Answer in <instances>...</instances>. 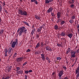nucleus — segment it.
Segmentation results:
<instances>
[{
	"mask_svg": "<svg viewBox=\"0 0 79 79\" xmlns=\"http://www.w3.org/2000/svg\"><path fill=\"white\" fill-rule=\"evenodd\" d=\"M15 42L16 44V45H18V40L17 39L16 40Z\"/></svg>",
	"mask_w": 79,
	"mask_h": 79,
	"instance_id": "a18cd8bd",
	"label": "nucleus"
},
{
	"mask_svg": "<svg viewBox=\"0 0 79 79\" xmlns=\"http://www.w3.org/2000/svg\"><path fill=\"white\" fill-rule=\"evenodd\" d=\"M75 0H69L68 1V3L69 4H71L70 5L71 8H73L74 7V5L73 4L74 3Z\"/></svg>",
	"mask_w": 79,
	"mask_h": 79,
	"instance_id": "7ed1b4c3",
	"label": "nucleus"
},
{
	"mask_svg": "<svg viewBox=\"0 0 79 79\" xmlns=\"http://www.w3.org/2000/svg\"><path fill=\"white\" fill-rule=\"evenodd\" d=\"M28 72L29 73H31V72H32V70H29Z\"/></svg>",
	"mask_w": 79,
	"mask_h": 79,
	"instance_id": "bf43d9fd",
	"label": "nucleus"
},
{
	"mask_svg": "<svg viewBox=\"0 0 79 79\" xmlns=\"http://www.w3.org/2000/svg\"><path fill=\"white\" fill-rule=\"evenodd\" d=\"M14 51V49L11 48H9V49L7 50L8 53L9 55L11 54V52H13Z\"/></svg>",
	"mask_w": 79,
	"mask_h": 79,
	"instance_id": "0eeeda50",
	"label": "nucleus"
},
{
	"mask_svg": "<svg viewBox=\"0 0 79 79\" xmlns=\"http://www.w3.org/2000/svg\"><path fill=\"white\" fill-rule=\"evenodd\" d=\"M77 53H79V49H78L77 50Z\"/></svg>",
	"mask_w": 79,
	"mask_h": 79,
	"instance_id": "5fc2aeb1",
	"label": "nucleus"
},
{
	"mask_svg": "<svg viewBox=\"0 0 79 79\" xmlns=\"http://www.w3.org/2000/svg\"><path fill=\"white\" fill-rule=\"evenodd\" d=\"M66 16H68V17H69V15L68 14H66Z\"/></svg>",
	"mask_w": 79,
	"mask_h": 79,
	"instance_id": "680f3d73",
	"label": "nucleus"
},
{
	"mask_svg": "<svg viewBox=\"0 0 79 79\" xmlns=\"http://www.w3.org/2000/svg\"><path fill=\"white\" fill-rule=\"evenodd\" d=\"M2 79H10V77H6L5 78L2 77Z\"/></svg>",
	"mask_w": 79,
	"mask_h": 79,
	"instance_id": "7c9ffc66",
	"label": "nucleus"
},
{
	"mask_svg": "<svg viewBox=\"0 0 79 79\" xmlns=\"http://www.w3.org/2000/svg\"><path fill=\"white\" fill-rule=\"evenodd\" d=\"M57 18H60L61 17V13L58 12L57 13Z\"/></svg>",
	"mask_w": 79,
	"mask_h": 79,
	"instance_id": "4468645a",
	"label": "nucleus"
},
{
	"mask_svg": "<svg viewBox=\"0 0 79 79\" xmlns=\"http://www.w3.org/2000/svg\"><path fill=\"white\" fill-rule=\"evenodd\" d=\"M19 60H20V61H22L23 60V57H19Z\"/></svg>",
	"mask_w": 79,
	"mask_h": 79,
	"instance_id": "09e8293b",
	"label": "nucleus"
},
{
	"mask_svg": "<svg viewBox=\"0 0 79 79\" xmlns=\"http://www.w3.org/2000/svg\"><path fill=\"white\" fill-rule=\"evenodd\" d=\"M71 51V48H69L67 49V51L66 52V54H68L69 52H70Z\"/></svg>",
	"mask_w": 79,
	"mask_h": 79,
	"instance_id": "412c9836",
	"label": "nucleus"
},
{
	"mask_svg": "<svg viewBox=\"0 0 79 79\" xmlns=\"http://www.w3.org/2000/svg\"><path fill=\"white\" fill-rule=\"evenodd\" d=\"M75 74L76 75V79H78L79 77V67L77 68V69L75 70Z\"/></svg>",
	"mask_w": 79,
	"mask_h": 79,
	"instance_id": "20e7f679",
	"label": "nucleus"
},
{
	"mask_svg": "<svg viewBox=\"0 0 79 79\" xmlns=\"http://www.w3.org/2000/svg\"><path fill=\"white\" fill-rule=\"evenodd\" d=\"M2 5L0 4V7H2Z\"/></svg>",
	"mask_w": 79,
	"mask_h": 79,
	"instance_id": "774afa93",
	"label": "nucleus"
},
{
	"mask_svg": "<svg viewBox=\"0 0 79 79\" xmlns=\"http://www.w3.org/2000/svg\"><path fill=\"white\" fill-rule=\"evenodd\" d=\"M12 69V67H11V66H10L9 68V69H8V72H10V71H11V69Z\"/></svg>",
	"mask_w": 79,
	"mask_h": 79,
	"instance_id": "473e14b6",
	"label": "nucleus"
},
{
	"mask_svg": "<svg viewBox=\"0 0 79 79\" xmlns=\"http://www.w3.org/2000/svg\"><path fill=\"white\" fill-rule=\"evenodd\" d=\"M5 5H6V4L5 3V1H4L2 3V6H5Z\"/></svg>",
	"mask_w": 79,
	"mask_h": 79,
	"instance_id": "a19ab883",
	"label": "nucleus"
},
{
	"mask_svg": "<svg viewBox=\"0 0 79 79\" xmlns=\"http://www.w3.org/2000/svg\"><path fill=\"white\" fill-rule=\"evenodd\" d=\"M57 46L58 47H63V46L62 45L59 44H57Z\"/></svg>",
	"mask_w": 79,
	"mask_h": 79,
	"instance_id": "f704fd0d",
	"label": "nucleus"
},
{
	"mask_svg": "<svg viewBox=\"0 0 79 79\" xmlns=\"http://www.w3.org/2000/svg\"><path fill=\"white\" fill-rule=\"evenodd\" d=\"M5 52V56H8V55H7V52H8V49L6 48H5L4 49Z\"/></svg>",
	"mask_w": 79,
	"mask_h": 79,
	"instance_id": "9d476101",
	"label": "nucleus"
},
{
	"mask_svg": "<svg viewBox=\"0 0 79 79\" xmlns=\"http://www.w3.org/2000/svg\"><path fill=\"white\" fill-rule=\"evenodd\" d=\"M17 73L18 74H21L23 73V71L20 70L18 72H17Z\"/></svg>",
	"mask_w": 79,
	"mask_h": 79,
	"instance_id": "f3484780",
	"label": "nucleus"
},
{
	"mask_svg": "<svg viewBox=\"0 0 79 79\" xmlns=\"http://www.w3.org/2000/svg\"><path fill=\"white\" fill-rule=\"evenodd\" d=\"M53 0H45V3H49L50 2H52Z\"/></svg>",
	"mask_w": 79,
	"mask_h": 79,
	"instance_id": "2eb2a0df",
	"label": "nucleus"
},
{
	"mask_svg": "<svg viewBox=\"0 0 79 79\" xmlns=\"http://www.w3.org/2000/svg\"><path fill=\"white\" fill-rule=\"evenodd\" d=\"M77 28L78 29H79V24L77 25Z\"/></svg>",
	"mask_w": 79,
	"mask_h": 79,
	"instance_id": "6e6d98bb",
	"label": "nucleus"
},
{
	"mask_svg": "<svg viewBox=\"0 0 79 79\" xmlns=\"http://www.w3.org/2000/svg\"><path fill=\"white\" fill-rule=\"evenodd\" d=\"M40 44L41 47H44V42H43V41L41 42Z\"/></svg>",
	"mask_w": 79,
	"mask_h": 79,
	"instance_id": "c756f323",
	"label": "nucleus"
},
{
	"mask_svg": "<svg viewBox=\"0 0 79 79\" xmlns=\"http://www.w3.org/2000/svg\"><path fill=\"white\" fill-rule=\"evenodd\" d=\"M25 74H28L29 73V71L28 70H26L25 71Z\"/></svg>",
	"mask_w": 79,
	"mask_h": 79,
	"instance_id": "79ce46f5",
	"label": "nucleus"
},
{
	"mask_svg": "<svg viewBox=\"0 0 79 79\" xmlns=\"http://www.w3.org/2000/svg\"><path fill=\"white\" fill-rule=\"evenodd\" d=\"M39 46H40V43H38L36 46L35 48H37L38 47H39Z\"/></svg>",
	"mask_w": 79,
	"mask_h": 79,
	"instance_id": "5701e85b",
	"label": "nucleus"
},
{
	"mask_svg": "<svg viewBox=\"0 0 79 79\" xmlns=\"http://www.w3.org/2000/svg\"><path fill=\"white\" fill-rule=\"evenodd\" d=\"M16 56H17V53L15 52L14 54V55L13 56V58H15V57H16Z\"/></svg>",
	"mask_w": 79,
	"mask_h": 79,
	"instance_id": "e433bc0d",
	"label": "nucleus"
},
{
	"mask_svg": "<svg viewBox=\"0 0 79 79\" xmlns=\"http://www.w3.org/2000/svg\"><path fill=\"white\" fill-rule=\"evenodd\" d=\"M63 69H64V70L65 71H66V69H67V68H66V67H65L64 66L63 67Z\"/></svg>",
	"mask_w": 79,
	"mask_h": 79,
	"instance_id": "4c0bfd02",
	"label": "nucleus"
},
{
	"mask_svg": "<svg viewBox=\"0 0 79 79\" xmlns=\"http://www.w3.org/2000/svg\"><path fill=\"white\" fill-rule=\"evenodd\" d=\"M4 12H5V13H8V11L6 10H5Z\"/></svg>",
	"mask_w": 79,
	"mask_h": 79,
	"instance_id": "13d9d810",
	"label": "nucleus"
},
{
	"mask_svg": "<svg viewBox=\"0 0 79 79\" xmlns=\"http://www.w3.org/2000/svg\"><path fill=\"white\" fill-rule=\"evenodd\" d=\"M65 35H66V33L64 32H62L60 34V35L62 37L64 36Z\"/></svg>",
	"mask_w": 79,
	"mask_h": 79,
	"instance_id": "6ab92c4d",
	"label": "nucleus"
},
{
	"mask_svg": "<svg viewBox=\"0 0 79 79\" xmlns=\"http://www.w3.org/2000/svg\"><path fill=\"white\" fill-rule=\"evenodd\" d=\"M64 79H69V77H68L66 76L64 78Z\"/></svg>",
	"mask_w": 79,
	"mask_h": 79,
	"instance_id": "603ef678",
	"label": "nucleus"
},
{
	"mask_svg": "<svg viewBox=\"0 0 79 79\" xmlns=\"http://www.w3.org/2000/svg\"><path fill=\"white\" fill-rule=\"evenodd\" d=\"M41 58L43 61H45V55L44 54H41Z\"/></svg>",
	"mask_w": 79,
	"mask_h": 79,
	"instance_id": "6e6552de",
	"label": "nucleus"
},
{
	"mask_svg": "<svg viewBox=\"0 0 79 79\" xmlns=\"http://www.w3.org/2000/svg\"><path fill=\"white\" fill-rule=\"evenodd\" d=\"M74 64H73L72 65V67H73V66H74Z\"/></svg>",
	"mask_w": 79,
	"mask_h": 79,
	"instance_id": "69168bd1",
	"label": "nucleus"
},
{
	"mask_svg": "<svg viewBox=\"0 0 79 79\" xmlns=\"http://www.w3.org/2000/svg\"><path fill=\"white\" fill-rule=\"evenodd\" d=\"M35 54H36V55H37V54H38V52H35Z\"/></svg>",
	"mask_w": 79,
	"mask_h": 79,
	"instance_id": "052dcab7",
	"label": "nucleus"
},
{
	"mask_svg": "<svg viewBox=\"0 0 79 79\" xmlns=\"http://www.w3.org/2000/svg\"><path fill=\"white\" fill-rule=\"evenodd\" d=\"M39 37H40V35L39 34H37L36 35V37L37 39H39Z\"/></svg>",
	"mask_w": 79,
	"mask_h": 79,
	"instance_id": "72a5a7b5",
	"label": "nucleus"
},
{
	"mask_svg": "<svg viewBox=\"0 0 79 79\" xmlns=\"http://www.w3.org/2000/svg\"><path fill=\"white\" fill-rule=\"evenodd\" d=\"M57 19H57V20L56 22L57 23H60V22L61 21V19H60V18Z\"/></svg>",
	"mask_w": 79,
	"mask_h": 79,
	"instance_id": "393cba45",
	"label": "nucleus"
},
{
	"mask_svg": "<svg viewBox=\"0 0 79 79\" xmlns=\"http://www.w3.org/2000/svg\"><path fill=\"white\" fill-rule=\"evenodd\" d=\"M35 29H33L32 30V31L31 32V35H33L34 34V32H35Z\"/></svg>",
	"mask_w": 79,
	"mask_h": 79,
	"instance_id": "b1692460",
	"label": "nucleus"
},
{
	"mask_svg": "<svg viewBox=\"0 0 79 79\" xmlns=\"http://www.w3.org/2000/svg\"><path fill=\"white\" fill-rule=\"evenodd\" d=\"M35 18L36 19H39V20H40V17L38 16L37 15H35Z\"/></svg>",
	"mask_w": 79,
	"mask_h": 79,
	"instance_id": "aec40b11",
	"label": "nucleus"
},
{
	"mask_svg": "<svg viewBox=\"0 0 79 79\" xmlns=\"http://www.w3.org/2000/svg\"><path fill=\"white\" fill-rule=\"evenodd\" d=\"M26 52L28 53V52H31V50L30 49H28L27 51H26Z\"/></svg>",
	"mask_w": 79,
	"mask_h": 79,
	"instance_id": "c03bdc74",
	"label": "nucleus"
},
{
	"mask_svg": "<svg viewBox=\"0 0 79 79\" xmlns=\"http://www.w3.org/2000/svg\"><path fill=\"white\" fill-rule=\"evenodd\" d=\"M23 23L25 24L27 26H29V24H28V23H27L26 22H23Z\"/></svg>",
	"mask_w": 79,
	"mask_h": 79,
	"instance_id": "2f4dec72",
	"label": "nucleus"
},
{
	"mask_svg": "<svg viewBox=\"0 0 79 79\" xmlns=\"http://www.w3.org/2000/svg\"><path fill=\"white\" fill-rule=\"evenodd\" d=\"M34 2L36 5H37V4H38V2H37V0H35Z\"/></svg>",
	"mask_w": 79,
	"mask_h": 79,
	"instance_id": "3c124183",
	"label": "nucleus"
},
{
	"mask_svg": "<svg viewBox=\"0 0 79 79\" xmlns=\"http://www.w3.org/2000/svg\"><path fill=\"white\" fill-rule=\"evenodd\" d=\"M25 79H27V75L25 76Z\"/></svg>",
	"mask_w": 79,
	"mask_h": 79,
	"instance_id": "8fccbe9b",
	"label": "nucleus"
},
{
	"mask_svg": "<svg viewBox=\"0 0 79 79\" xmlns=\"http://www.w3.org/2000/svg\"><path fill=\"white\" fill-rule=\"evenodd\" d=\"M56 60H61V58L59 57H57L56 58Z\"/></svg>",
	"mask_w": 79,
	"mask_h": 79,
	"instance_id": "c9c22d12",
	"label": "nucleus"
},
{
	"mask_svg": "<svg viewBox=\"0 0 79 79\" xmlns=\"http://www.w3.org/2000/svg\"><path fill=\"white\" fill-rule=\"evenodd\" d=\"M53 8L51 7H50L47 10L48 13H50L53 11Z\"/></svg>",
	"mask_w": 79,
	"mask_h": 79,
	"instance_id": "ddd939ff",
	"label": "nucleus"
},
{
	"mask_svg": "<svg viewBox=\"0 0 79 79\" xmlns=\"http://www.w3.org/2000/svg\"><path fill=\"white\" fill-rule=\"evenodd\" d=\"M54 29L56 30H57L58 29V26L57 25H56L54 26Z\"/></svg>",
	"mask_w": 79,
	"mask_h": 79,
	"instance_id": "a878e982",
	"label": "nucleus"
},
{
	"mask_svg": "<svg viewBox=\"0 0 79 79\" xmlns=\"http://www.w3.org/2000/svg\"><path fill=\"white\" fill-rule=\"evenodd\" d=\"M19 69H20V68L17 67L16 70V71H18Z\"/></svg>",
	"mask_w": 79,
	"mask_h": 79,
	"instance_id": "58836bf2",
	"label": "nucleus"
},
{
	"mask_svg": "<svg viewBox=\"0 0 79 79\" xmlns=\"http://www.w3.org/2000/svg\"><path fill=\"white\" fill-rule=\"evenodd\" d=\"M15 45H16V43L15 41H14L12 43V44L11 45V47L12 48H14L15 47Z\"/></svg>",
	"mask_w": 79,
	"mask_h": 79,
	"instance_id": "dca6fc26",
	"label": "nucleus"
},
{
	"mask_svg": "<svg viewBox=\"0 0 79 79\" xmlns=\"http://www.w3.org/2000/svg\"><path fill=\"white\" fill-rule=\"evenodd\" d=\"M76 51H71V58H74L75 56H76V55H75L76 54Z\"/></svg>",
	"mask_w": 79,
	"mask_h": 79,
	"instance_id": "423d86ee",
	"label": "nucleus"
},
{
	"mask_svg": "<svg viewBox=\"0 0 79 79\" xmlns=\"http://www.w3.org/2000/svg\"><path fill=\"white\" fill-rule=\"evenodd\" d=\"M3 30L1 29V31H0V35H2V34L4 32Z\"/></svg>",
	"mask_w": 79,
	"mask_h": 79,
	"instance_id": "c85d7f7f",
	"label": "nucleus"
},
{
	"mask_svg": "<svg viewBox=\"0 0 79 79\" xmlns=\"http://www.w3.org/2000/svg\"><path fill=\"white\" fill-rule=\"evenodd\" d=\"M52 74L53 75H55V72H53V73H52Z\"/></svg>",
	"mask_w": 79,
	"mask_h": 79,
	"instance_id": "e2e57ef3",
	"label": "nucleus"
},
{
	"mask_svg": "<svg viewBox=\"0 0 79 79\" xmlns=\"http://www.w3.org/2000/svg\"><path fill=\"white\" fill-rule=\"evenodd\" d=\"M65 23V21H62L60 23V25L62 26V25H63Z\"/></svg>",
	"mask_w": 79,
	"mask_h": 79,
	"instance_id": "cd10ccee",
	"label": "nucleus"
},
{
	"mask_svg": "<svg viewBox=\"0 0 79 79\" xmlns=\"http://www.w3.org/2000/svg\"><path fill=\"white\" fill-rule=\"evenodd\" d=\"M42 26H41L39 27V28H38L37 29V31L38 32H41V29H42Z\"/></svg>",
	"mask_w": 79,
	"mask_h": 79,
	"instance_id": "f8f14e48",
	"label": "nucleus"
},
{
	"mask_svg": "<svg viewBox=\"0 0 79 79\" xmlns=\"http://www.w3.org/2000/svg\"><path fill=\"white\" fill-rule=\"evenodd\" d=\"M57 37L58 38H60V36L59 35H57Z\"/></svg>",
	"mask_w": 79,
	"mask_h": 79,
	"instance_id": "338daca9",
	"label": "nucleus"
},
{
	"mask_svg": "<svg viewBox=\"0 0 79 79\" xmlns=\"http://www.w3.org/2000/svg\"><path fill=\"white\" fill-rule=\"evenodd\" d=\"M69 22L71 24H73L74 22V20H73L71 19L69 20Z\"/></svg>",
	"mask_w": 79,
	"mask_h": 79,
	"instance_id": "bb28decb",
	"label": "nucleus"
},
{
	"mask_svg": "<svg viewBox=\"0 0 79 79\" xmlns=\"http://www.w3.org/2000/svg\"><path fill=\"white\" fill-rule=\"evenodd\" d=\"M63 73H64V71L63 70H61L60 71L58 74L59 79H61V76H63Z\"/></svg>",
	"mask_w": 79,
	"mask_h": 79,
	"instance_id": "39448f33",
	"label": "nucleus"
},
{
	"mask_svg": "<svg viewBox=\"0 0 79 79\" xmlns=\"http://www.w3.org/2000/svg\"><path fill=\"white\" fill-rule=\"evenodd\" d=\"M21 27H20V28L18 29V30L17 31V33H18L19 32V31H20V30H21Z\"/></svg>",
	"mask_w": 79,
	"mask_h": 79,
	"instance_id": "49530a36",
	"label": "nucleus"
},
{
	"mask_svg": "<svg viewBox=\"0 0 79 79\" xmlns=\"http://www.w3.org/2000/svg\"><path fill=\"white\" fill-rule=\"evenodd\" d=\"M17 61L18 62H20V61H21V60H19V58H17Z\"/></svg>",
	"mask_w": 79,
	"mask_h": 79,
	"instance_id": "37998d69",
	"label": "nucleus"
},
{
	"mask_svg": "<svg viewBox=\"0 0 79 79\" xmlns=\"http://www.w3.org/2000/svg\"><path fill=\"white\" fill-rule=\"evenodd\" d=\"M51 15L52 16H54V13H52V12L51 13Z\"/></svg>",
	"mask_w": 79,
	"mask_h": 79,
	"instance_id": "4d7b16f0",
	"label": "nucleus"
},
{
	"mask_svg": "<svg viewBox=\"0 0 79 79\" xmlns=\"http://www.w3.org/2000/svg\"><path fill=\"white\" fill-rule=\"evenodd\" d=\"M19 14L20 15H23V16H26L27 15V12L26 11H23L21 10H18Z\"/></svg>",
	"mask_w": 79,
	"mask_h": 79,
	"instance_id": "f03ea898",
	"label": "nucleus"
},
{
	"mask_svg": "<svg viewBox=\"0 0 79 79\" xmlns=\"http://www.w3.org/2000/svg\"><path fill=\"white\" fill-rule=\"evenodd\" d=\"M46 60L48 61V63H50L51 62V61H50V59H49V58H48V57H47L46 58Z\"/></svg>",
	"mask_w": 79,
	"mask_h": 79,
	"instance_id": "4be33fe9",
	"label": "nucleus"
},
{
	"mask_svg": "<svg viewBox=\"0 0 79 79\" xmlns=\"http://www.w3.org/2000/svg\"><path fill=\"white\" fill-rule=\"evenodd\" d=\"M67 36L69 37L70 39H71L73 36V34L72 33H70L67 35Z\"/></svg>",
	"mask_w": 79,
	"mask_h": 79,
	"instance_id": "9b49d317",
	"label": "nucleus"
},
{
	"mask_svg": "<svg viewBox=\"0 0 79 79\" xmlns=\"http://www.w3.org/2000/svg\"><path fill=\"white\" fill-rule=\"evenodd\" d=\"M20 29L21 30H20V31L18 33L19 36H21L23 32H24L25 34L27 33V30L26 29L25 27H21Z\"/></svg>",
	"mask_w": 79,
	"mask_h": 79,
	"instance_id": "f257e3e1",
	"label": "nucleus"
},
{
	"mask_svg": "<svg viewBox=\"0 0 79 79\" xmlns=\"http://www.w3.org/2000/svg\"><path fill=\"white\" fill-rule=\"evenodd\" d=\"M2 7H0V12L2 13Z\"/></svg>",
	"mask_w": 79,
	"mask_h": 79,
	"instance_id": "de8ad7c7",
	"label": "nucleus"
},
{
	"mask_svg": "<svg viewBox=\"0 0 79 79\" xmlns=\"http://www.w3.org/2000/svg\"><path fill=\"white\" fill-rule=\"evenodd\" d=\"M27 62H25V63L23 64V66H24L25 65H26V64H27Z\"/></svg>",
	"mask_w": 79,
	"mask_h": 79,
	"instance_id": "864d4df0",
	"label": "nucleus"
},
{
	"mask_svg": "<svg viewBox=\"0 0 79 79\" xmlns=\"http://www.w3.org/2000/svg\"><path fill=\"white\" fill-rule=\"evenodd\" d=\"M76 16L75 15H73L71 16V19L74 20V19H76Z\"/></svg>",
	"mask_w": 79,
	"mask_h": 79,
	"instance_id": "a211bd4d",
	"label": "nucleus"
},
{
	"mask_svg": "<svg viewBox=\"0 0 79 79\" xmlns=\"http://www.w3.org/2000/svg\"><path fill=\"white\" fill-rule=\"evenodd\" d=\"M46 50L48 51H50L51 52L52 51V48H50V47H48V46L46 47Z\"/></svg>",
	"mask_w": 79,
	"mask_h": 79,
	"instance_id": "1a4fd4ad",
	"label": "nucleus"
},
{
	"mask_svg": "<svg viewBox=\"0 0 79 79\" xmlns=\"http://www.w3.org/2000/svg\"><path fill=\"white\" fill-rule=\"evenodd\" d=\"M61 39L63 41V42H65L66 41V39L64 38H61Z\"/></svg>",
	"mask_w": 79,
	"mask_h": 79,
	"instance_id": "ea45409f",
	"label": "nucleus"
},
{
	"mask_svg": "<svg viewBox=\"0 0 79 79\" xmlns=\"http://www.w3.org/2000/svg\"><path fill=\"white\" fill-rule=\"evenodd\" d=\"M2 19H0V23H2Z\"/></svg>",
	"mask_w": 79,
	"mask_h": 79,
	"instance_id": "0e129e2a",
	"label": "nucleus"
}]
</instances>
